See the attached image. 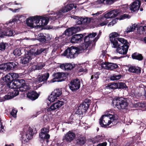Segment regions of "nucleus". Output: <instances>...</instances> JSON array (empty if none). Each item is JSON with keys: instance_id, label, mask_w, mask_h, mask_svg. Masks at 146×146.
<instances>
[{"instance_id": "14", "label": "nucleus", "mask_w": 146, "mask_h": 146, "mask_svg": "<svg viewBox=\"0 0 146 146\" xmlns=\"http://www.w3.org/2000/svg\"><path fill=\"white\" fill-rule=\"evenodd\" d=\"M80 81L79 79H76L71 81L69 85V88L72 91L75 92L80 88Z\"/></svg>"}, {"instance_id": "34", "label": "nucleus", "mask_w": 146, "mask_h": 146, "mask_svg": "<svg viewBox=\"0 0 146 146\" xmlns=\"http://www.w3.org/2000/svg\"><path fill=\"white\" fill-rule=\"evenodd\" d=\"M130 17V16L129 15L126 14H124L121 15L119 18H117L114 19L112 20V22L113 23L114 25L117 23L118 19L119 20H123L126 18H129Z\"/></svg>"}, {"instance_id": "43", "label": "nucleus", "mask_w": 146, "mask_h": 146, "mask_svg": "<svg viewBox=\"0 0 146 146\" xmlns=\"http://www.w3.org/2000/svg\"><path fill=\"white\" fill-rule=\"evenodd\" d=\"M52 93L58 98L62 94V92L60 89H57L55 90Z\"/></svg>"}, {"instance_id": "40", "label": "nucleus", "mask_w": 146, "mask_h": 146, "mask_svg": "<svg viewBox=\"0 0 146 146\" xmlns=\"http://www.w3.org/2000/svg\"><path fill=\"white\" fill-rule=\"evenodd\" d=\"M85 138L81 136L77 139V143L81 145H83L85 143Z\"/></svg>"}, {"instance_id": "64", "label": "nucleus", "mask_w": 146, "mask_h": 146, "mask_svg": "<svg viewBox=\"0 0 146 146\" xmlns=\"http://www.w3.org/2000/svg\"><path fill=\"white\" fill-rule=\"evenodd\" d=\"M9 3H7L5 4H3L2 5H1L0 6V10H2L3 9H5L6 8H7L6 7V6H8Z\"/></svg>"}, {"instance_id": "48", "label": "nucleus", "mask_w": 146, "mask_h": 146, "mask_svg": "<svg viewBox=\"0 0 146 146\" xmlns=\"http://www.w3.org/2000/svg\"><path fill=\"white\" fill-rule=\"evenodd\" d=\"M118 41L119 42L123 44V45L129 46V43L127 40L122 38H118L117 39V41Z\"/></svg>"}, {"instance_id": "2", "label": "nucleus", "mask_w": 146, "mask_h": 146, "mask_svg": "<svg viewBox=\"0 0 146 146\" xmlns=\"http://www.w3.org/2000/svg\"><path fill=\"white\" fill-rule=\"evenodd\" d=\"M137 28V32L140 34H146V21H143L138 24H134L128 26L126 30L127 33L134 31Z\"/></svg>"}, {"instance_id": "39", "label": "nucleus", "mask_w": 146, "mask_h": 146, "mask_svg": "<svg viewBox=\"0 0 146 146\" xmlns=\"http://www.w3.org/2000/svg\"><path fill=\"white\" fill-rule=\"evenodd\" d=\"M117 89H126L127 88L125 84L123 82H120L117 83Z\"/></svg>"}, {"instance_id": "57", "label": "nucleus", "mask_w": 146, "mask_h": 146, "mask_svg": "<svg viewBox=\"0 0 146 146\" xmlns=\"http://www.w3.org/2000/svg\"><path fill=\"white\" fill-rule=\"evenodd\" d=\"M112 11L114 13V16L115 17H117L119 15L121 11L118 9H116L112 10Z\"/></svg>"}, {"instance_id": "17", "label": "nucleus", "mask_w": 146, "mask_h": 146, "mask_svg": "<svg viewBox=\"0 0 146 146\" xmlns=\"http://www.w3.org/2000/svg\"><path fill=\"white\" fill-rule=\"evenodd\" d=\"M82 28V27H79L77 26H74L66 29L64 32V33L66 35L70 36L73 34L81 30Z\"/></svg>"}, {"instance_id": "13", "label": "nucleus", "mask_w": 146, "mask_h": 146, "mask_svg": "<svg viewBox=\"0 0 146 146\" xmlns=\"http://www.w3.org/2000/svg\"><path fill=\"white\" fill-rule=\"evenodd\" d=\"M90 101L89 100H86L80 105L77 110L78 113L80 114L85 113L89 107Z\"/></svg>"}, {"instance_id": "25", "label": "nucleus", "mask_w": 146, "mask_h": 146, "mask_svg": "<svg viewBox=\"0 0 146 146\" xmlns=\"http://www.w3.org/2000/svg\"><path fill=\"white\" fill-rule=\"evenodd\" d=\"M83 38L82 34H77L73 36L70 38V42L73 43H77L80 42Z\"/></svg>"}, {"instance_id": "42", "label": "nucleus", "mask_w": 146, "mask_h": 146, "mask_svg": "<svg viewBox=\"0 0 146 146\" xmlns=\"http://www.w3.org/2000/svg\"><path fill=\"white\" fill-rule=\"evenodd\" d=\"M9 89L6 87L5 85L0 86V94H5L7 92Z\"/></svg>"}, {"instance_id": "30", "label": "nucleus", "mask_w": 146, "mask_h": 146, "mask_svg": "<svg viewBox=\"0 0 146 146\" xmlns=\"http://www.w3.org/2000/svg\"><path fill=\"white\" fill-rule=\"evenodd\" d=\"M39 96L38 94L35 91H33L29 92L27 94V97L32 100L37 99Z\"/></svg>"}, {"instance_id": "60", "label": "nucleus", "mask_w": 146, "mask_h": 146, "mask_svg": "<svg viewBox=\"0 0 146 146\" xmlns=\"http://www.w3.org/2000/svg\"><path fill=\"white\" fill-rule=\"evenodd\" d=\"M128 8L127 5H125L122 7L121 10H120L121 12H127L128 11Z\"/></svg>"}, {"instance_id": "33", "label": "nucleus", "mask_w": 146, "mask_h": 146, "mask_svg": "<svg viewBox=\"0 0 146 146\" xmlns=\"http://www.w3.org/2000/svg\"><path fill=\"white\" fill-rule=\"evenodd\" d=\"M21 16L19 15H17L15 16V17L11 21L10 20L8 23V24L7 25V27H9V26L12 25L11 27L12 28L15 27V22H16L19 20V19L21 18Z\"/></svg>"}, {"instance_id": "20", "label": "nucleus", "mask_w": 146, "mask_h": 146, "mask_svg": "<svg viewBox=\"0 0 146 146\" xmlns=\"http://www.w3.org/2000/svg\"><path fill=\"white\" fill-rule=\"evenodd\" d=\"M101 65L102 68L108 70H112L118 67V65L116 64L108 62L103 63Z\"/></svg>"}, {"instance_id": "47", "label": "nucleus", "mask_w": 146, "mask_h": 146, "mask_svg": "<svg viewBox=\"0 0 146 146\" xmlns=\"http://www.w3.org/2000/svg\"><path fill=\"white\" fill-rule=\"evenodd\" d=\"M99 72L93 73L91 76V79L92 80V81H96L99 78Z\"/></svg>"}, {"instance_id": "44", "label": "nucleus", "mask_w": 146, "mask_h": 146, "mask_svg": "<svg viewBox=\"0 0 146 146\" xmlns=\"http://www.w3.org/2000/svg\"><path fill=\"white\" fill-rule=\"evenodd\" d=\"M106 89H117V83H109L108 85L106 86Z\"/></svg>"}, {"instance_id": "28", "label": "nucleus", "mask_w": 146, "mask_h": 146, "mask_svg": "<svg viewBox=\"0 0 146 146\" xmlns=\"http://www.w3.org/2000/svg\"><path fill=\"white\" fill-rule=\"evenodd\" d=\"M8 24V23H7L5 25V27L6 28V31L5 32H3V34H4L3 35V37L4 36H11L13 35L14 32L11 29H14L15 27L12 28L11 27L12 25L10 26H9V27H7V25Z\"/></svg>"}, {"instance_id": "24", "label": "nucleus", "mask_w": 146, "mask_h": 146, "mask_svg": "<svg viewBox=\"0 0 146 146\" xmlns=\"http://www.w3.org/2000/svg\"><path fill=\"white\" fill-rule=\"evenodd\" d=\"M106 115H108L111 118H112L113 120L115 121V123H114V124H116L117 123V119H118V116L116 114L115 111L112 109L108 110L106 111Z\"/></svg>"}, {"instance_id": "37", "label": "nucleus", "mask_w": 146, "mask_h": 146, "mask_svg": "<svg viewBox=\"0 0 146 146\" xmlns=\"http://www.w3.org/2000/svg\"><path fill=\"white\" fill-rule=\"evenodd\" d=\"M2 80L7 83V84L9 82L13 81V79L11 77L9 73L5 75V77L2 78Z\"/></svg>"}, {"instance_id": "19", "label": "nucleus", "mask_w": 146, "mask_h": 146, "mask_svg": "<svg viewBox=\"0 0 146 146\" xmlns=\"http://www.w3.org/2000/svg\"><path fill=\"white\" fill-rule=\"evenodd\" d=\"M49 127H44L42 129L41 132L40 134V137L43 139H46L47 142H48V139H49L50 136L48 134H47L49 132Z\"/></svg>"}, {"instance_id": "62", "label": "nucleus", "mask_w": 146, "mask_h": 146, "mask_svg": "<svg viewBox=\"0 0 146 146\" xmlns=\"http://www.w3.org/2000/svg\"><path fill=\"white\" fill-rule=\"evenodd\" d=\"M135 66H130L129 69V71L131 72L135 73Z\"/></svg>"}, {"instance_id": "12", "label": "nucleus", "mask_w": 146, "mask_h": 146, "mask_svg": "<svg viewBox=\"0 0 146 146\" xmlns=\"http://www.w3.org/2000/svg\"><path fill=\"white\" fill-rule=\"evenodd\" d=\"M40 17V16H39ZM40 19L39 20L41 19L40 22H39L38 24L37 25V27L40 28L42 27L45 26L48 24L49 19L52 21H54L56 19H54L53 18V17H57L56 15L54 16H50L49 17L40 16Z\"/></svg>"}, {"instance_id": "21", "label": "nucleus", "mask_w": 146, "mask_h": 146, "mask_svg": "<svg viewBox=\"0 0 146 146\" xmlns=\"http://www.w3.org/2000/svg\"><path fill=\"white\" fill-rule=\"evenodd\" d=\"M17 81L18 89L21 92L25 91L28 89V87L26 84L25 81L23 79L16 80Z\"/></svg>"}, {"instance_id": "31", "label": "nucleus", "mask_w": 146, "mask_h": 146, "mask_svg": "<svg viewBox=\"0 0 146 146\" xmlns=\"http://www.w3.org/2000/svg\"><path fill=\"white\" fill-rule=\"evenodd\" d=\"M45 65V64L44 63H39L36 65L33 66L30 69H31L32 71L35 70H39L42 69Z\"/></svg>"}, {"instance_id": "63", "label": "nucleus", "mask_w": 146, "mask_h": 146, "mask_svg": "<svg viewBox=\"0 0 146 146\" xmlns=\"http://www.w3.org/2000/svg\"><path fill=\"white\" fill-rule=\"evenodd\" d=\"M135 73L138 74L140 73L141 72V68L138 67H135Z\"/></svg>"}, {"instance_id": "18", "label": "nucleus", "mask_w": 146, "mask_h": 146, "mask_svg": "<svg viewBox=\"0 0 146 146\" xmlns=\"http://www.w3.org/2000/svg\"><path fill=\"white\" fill-rule=\"evenodd\" d=\"M75 137L74 133L72 131H69L65 135L63 139L64 141L69 143L75 139Z\"/></svg>"}, {"instance_id": "59", "label": "nucleus", "mask_w": 146, "mask_h": 146, "mask_svg": "<svg viewBox=\"0 0 146 146\" xmlns=\"http://www.w3.org/2000/svg\"><path fill=\"white\" fill-rule=\"evenodd\" d=\"M17 110L14 109H13L11 113V115L14 117H16Z\"/></svg>"}, {"instance_id": "27", "label": "nucleus", "mask_w": 146, "mask_h": 146, "mask_svg": "<svg viewBox=\"0 0 146 146\" xmlns=\"http://www.w3.org/2000/svg\"><path fill=\"white\" fill-rule=\"evenodd\" d=\"M59 66L62 69L68 71L72 69L74 67V65L72 64L66 63L60 64Z\"/></svg>"}, {"instance_id": "49", "label": "nucleus", "mask_w": 146, "mask_h": 146, "mask_svg": "<svg viewBox=\"0 0 146 146\" xmlns=\"http://www.w3.org/2000/svg\"><path fill=\"white\" fill-rule=\"evenodd\" d=\"M50 115L47 114L45 115L43 117V121L44 123H47L50 121Z\"/></svg>"}, {"instance_id": "38", "label": "nucleus", "mask_w": 146, "mask_h": 146, "mask_svg": "<svg viewBox=\"0 0 146 146\" xmlns=\"http://www.w3.org/2000/svg\"><path fill=\"white\" fill-rule=\"evenodd\" d=\"M132 57L133 59L137 60H141L143 59V57L141 54L135 52L133 54Z\"/></svg>"}, {"instance_id": "5", "label": "nucleus", "mask_w": 146, "mask_h": 146, "mask_svg": "<svg viewBox=\"0 0 146 146\" xmlns=\"http://www.w3.org/2000/svg\"><path fill=\"white\" fill-rule=\"evenodd\" d=\"M72 18L76 20L75 26L78 25H80V26L78 27H82V29H84V27L83 26L84 25H86L90 23L92 20L95 19V18L93 17H92L91 18H85L83 17L73 16H72Z\"/></svg>"}, {"instance_id": "51", "label": "nucleus", "mask_w": 146, "mask_h": 146, "mask_svg": "<svg viewBox=\"0 0 146 146\" xmlns=\"http://www.w3.org/2000/svg\"><path fill=\"white\" fill-rule=\"evenodd\" d=\"M57 99H58V98L52 93L48 98V100L51 102H54Z\"/></svg>"}, {"instance_id": "11", "label": "nucleus", "mask_w": 146, "mask_h": 146, "mask_svg": "<svg viewBox=\"0 0 146 146\" xmlns=\"http://www.w3.org/2000/svg\"><path fill=\"white\" fill-rule=\"evenodd\" d=\"M119 34L115 32L112 33L110 35V40L113 48H116L119 46V44L117 41V39L118 38L117 37L119 36Z\"/></svg>"}, {"instance_id": "3", "label": "nucleus", "mask_w": 146, "mask_h": 146, "mask_svg": "<svg viewBox=\"0 0 146 146\" xmlns=\"http://www.w3.org/2000/svg\"><path fill=\"white\" fill-rule=\"evenodd\" d=\"M33 131L31 128L29 126H25L21 133L20 138L22 143L25 144L31 139L33 136Z\"/></svg>"}, {"instance_id": "56", "label": "nucleus", "mask_w": 146, "mask_h": 146, "mask_svg": "<svg viewBox=\"0 0 146 146\" xmlns=\"http://www.w3.org/2000/svg\"><path fill=\"white\" fill-rule=\"evenodd\" d=\"M145 105L146 104L145 103L137 102L136 104H134V106L135 107H141L143 108L145 107Z\"/></svg>"}, {"instance_id": "50", "label": "nucleus", "mask_w": 146, "mask_h": 146, "mask_svg": "<svg viewBox=\"0 0 146 146\" xmlns=\"http://www.w3.org/2000/svg\"><path fill=\"white\" fill-rule=\"evenodd\" d=\"M104 139V136L102 135H99L95 137L94 140L96 142H100L102 141Z\"/></svg>"}, {"instance_id": "32", "label": "nucleus", "mask_w": 146, "mask_h": 146, "mask_svg": "<svg viewBox=\"0 0 146 146\" xmlns=\"http://www.w3.org/2000/svg\"><path fill=\"white\" fill-rule=\"evenodd\" d=\"M5 86L9 89L8 90H9V88L17 89V90H18V87L17 86V81H16V80L11 81L7 84V86L5 85Z\"/></svg>"}, {"instance_id": "16", "label": "nucleus", "mask_w": 146, "mask_h": 146, "mask_svg": "<svg viewBox=\"0 0 146 146\" xmlns=\"http://www.w3.org/2000/svg\"><path fill=\"white\" fill-rule=\"evenodd\" d=\"M25 53L24 56L22 57L21 59V62L24 64L28 63L31 60L33 56L31 50L27 51V52H26Z\"/></svg>"}, {"instance_id": "45", "label": "nucleus", "mask_w": 146, "mask_h": 146, "mask_svg": "<svg viewBox=\"0 0 146 146\" xmlns=\"http://www.w3.org/2000/svg\"><path fill=\"white\" fill-rule=\"evenodd\" d=\"M47 50V48H40V49L38 50L36 52L33 53H32V54H33L34 56L38 55L42 52L45 51V52H46Z\"/></svg>"}, {"instance_id": "41", "label": "nucleus", "mask_w": 146, "mask_h": 146, "mask_svg": "<svg viewBox=\"0 0 146 146\" xmlns=\"http://www.w3.org/2000/svg\"><path fill=\"white\" fill-rule=\"evenodd\" d=\"M38 40L40 42H44L46 40V36H44L43 33H40L38 34Z\"/></svg>"}, {"instance_id": "26", "label": "nucleus", "mask_w": 146, "mask_h": 146, "mask_svg": "<svg viewBox=\"0 0 146 146\" xmlns=\"http://www.w3.org/2000/svg\"><path fill=\"white\" fill-rule=\"evenodd\" d=\"M129 47V46L123 45L120 47L118 46L116 48L117 52L121 54H127Z\"/></svg>"}, {"instance_id": "35", "label": "nucleus", "mask_w": 146, "mask_h": 146, "mask_svg": "<svg viewBox=\"0 0 146 146\" xmlns=\"http://www.w3.org/2000/svg\"><path fill=\"white\" fill-rule=\"evenodd\" d=\"M6 70L8 71L12 70L17 65L13 62H8L6 63Z\"/></svg>"}, {"instance_id": "53", "label": "nucleus", "mask_w": 146, "mask_h": 146, "mask_svg": "<svg viewBox=\"0 0 146 146\" xmlns=\"http://www.w3.org/2000/svg\"><path fill=\"white\" fill-rule=\"evenodd\" d=\"M9 74L12 79H13V81L19 77V76L18 74L14 72L10 73Z\"/></svg>"}, {"instance_id": "54", "label": "nucleus", "mask_w": 146, "mask_h": 146, "mask_svg": "<svg viewBox=\"0 0 146 146\" xmlns=\"http://www.w3.org/2000/svg\"><path fill=\"white\" fill-rule=\"evenodd\" d=\"M86 63L84 64H82V66H80L78 69V71L79 72H85L87 70L85 67V64Z\"/></svg>"}, {"instance_id": "58", "label": "nucleus", "mask_w": 146, "mask_h": 146, "mask_svg": "<svg viewBox=\"0 0 146 146\" xmlns=\"http://www.w3.org/2000/svg\"><path fill=\"white\" fill-rule=\"evenodd\" d=\"M6 45V43L3 42L0 43V50H5Z\"/></svg>"}, {"instance_id": "1", "label": "nucleus", "mask_w": 146, "mask_h": 146, "mask_svg": "<svg viewBox=\"0 0 146 146\" xmlns=\"http://www.w3.org/2000/svg\"><path fill=\"white\" fill-rule=\"evenodd\" d=\"M102 13V11H100L92 14L93 17L95 19H96V20L92 21V22L94 21L95 22H97L96 24L98 27L106 25L108 23L107 19L112 18L110 11L105 14L104 16H99Z\"/></svg>"}, {"instance_id": "8", "label": "nucleus", "mask_w": 146, "mask_h": 146, "mask_svg": "<svg viewBox=\"0 0 146 146\" xmlns=\"http://www.w3.org/2000/svg\"><path fill=\"white\" fill-rule=\"evenodd\" d=\"M99 123L101 126L106 127L111 123H112L113 125L114 123H115V121L113 120V118H111L108 115H103L100 118L99 120Z\"/></svg>"}, {"instance_id": "9", "label": "nucleus", "mask_w": 146, "mask_h": 146, "mask_svg": "<svg viewBox=\"0 0 146 146\" xmlns=\"http://www.w3.org/2000/svg\"><path fill=\"white\" fill-rule=\"evenodd\" d=\"M40 17L38 16L30 17L27 19V25L31 28L37 27V25L40 22Z\"/></svg>"}, {"instance_id": "61", "label": "nucleus", "mask_w": 146, "mask_h": 146, "mask_svg": "<svg viewBox=\"0 0 146 146\" xmlns=\"http://www.w3.org/2000/svg\"><path fill=\"white\" fill-rule=\"evenodd\" d=\"M6 63H3L0 65V70H6Z\"/></svg>"}, {"instance_id": "15", "label": "nucleus", "mask_w": 146, "mask_h": 146, "mask_svg": "<svg viewBox=\"0 0 146 146\" xmlns=\"http://www.w3.org/2000/svg\"><path fill=\"white\" fill-rule=\"evenodd\" d=\"M54 78L52 80V82L63 81L66 78V74L63 72H58L53 75Z\"/></svg>"}, {"instance_id": "22", "label": "nucleus", "mask_w": 146, "mask_h": 146, "mask_svg": "<svg viewBox=\"0 0 146 146\" xmlns=\"http://www.w3.org/2000/svg\"><path fill=\"white\" fill-rule=\"evenodd\" d=\"M141 4V1L139 0L135 1L130 5V10L133 12L137 11L139 10Z\"/></svg>"}, {"instance_id": "55", "label": "nucleus", "mask_w": 146, "mask_h": 146, "mask_svg": "<svg viewBox=\"0 0 146 146\" xmlns=\"http://www.w3.org/2000/svg\"><path fill=\"white\" fill-rule=\"evenodd\" d=\"M13 53L16 56H19L21 54V50L19 49L16 48L14 50Z\"/></svg>"}, {"instance_id": "36", "label": "nucleus", "mask_w": 146, "mask_h": 146, "mask_svg": "<svg viewBox=\"0 0 146 146\" xmlns=\"http://www.w3.org/2000/svg\"><path fill=\"white\" fill-rule=\"evenodd\" d=\"M49 76V73L46 72L42 75L41 76L38 78V81L40 82L43 81H46L48 79Z\"/></svg>"}, {"instance_id": "46", "label": "nucleus", "mask_w": 146, "mask_h": 146, "mask_svg": "<svg viewBox=\"0 0 146 146\" xmlns=\"http://www.w3.org/2000/svg\"><path fill=\"white\" fill-rule=\"evenodd\" d=\"M97 34L96 33H90L89 34L88 36H86L84 38H86L87 37V38L88 39V40L89 41H90L91 43L92 41H93L92 40V38L95 37L96 35Z\"/></svg>"}, {"instance_id": "23", "label": "nucleus", "mask_w": 146, "mask_h": 146, "mask_svg": "<svg viewBox=\"0 0 146 146\" xmlns=\"http://www.w3.org/2000/svg\"><path fill=\"white\" fill-rule=\"evenodd\" d=\"M64 104V102L62 101L58 102L52 104L50 106L47 108L46 110L48 111H50L58 109Z\"/></svg>"}, {"instance_id": "10", "label": "nucleus", "mask_w": 146, "mask_h": 146, "mask_svg": "<svg viewBox=\"0 0 146 146\" xmlns=\"http://www.w3.org/2000/svg\"><path fill=\"white\" fill-rule=\"evenodd\" d=\"M5 94H5V96L0 97V102L10 99L17 96L19 94V90H17V89L14 90L12 92H9L7 94L5 93Z\"/></svg>"}, {"instance_id": "29", "label": "nucleus", "mask_w": 146, "mask_h": 146, "mask_svg": "<svg viewBox=\"0 0 146 146\" xmlns=\"http://www.w3.org/2000/svg\"><path fill=\"white\" fill-rule=\"evenodd\" d=\"M87 38V37L84 38V42L80 47V48H78L80 49V53L81 52V51L86 49L90 45L91 42L90 41H89Z\"/></svg>"}, {"instance_id": "52", "label": "nucleus", "mask_w": 146, "mask_h": 146, "mask_svg": "<svg viewBox=\"0 0 146 146\" xmlns=\"http://www.w3.org/2000/svg\"><path fill=\"white\" fill-rule=\"evenodd\" d=\"M121 76L120 75H113L110 78V79L112 80H115L120 79Z\"/></svg>"}, {"instance_id": "7", "label": "nucleus", "mask_w": 146, "mask_h": 146, "mask_svg": "<svg viewBox=\"0 0 146 146\" xmlns=\"http://www.w3.org/2000/svg\"><path fill=\"white\" fill-rule=\"evenodd\" d=\"M76 6H75L73 3L67 4L65 7H62L61 9L58 11L56 13H54L53 15H56L57 17H53V18L54 19H57L60 18L63 16V13L70 11L74 7L76 9Z\"/></svg>"}, {"instance_id": "6", "label": "nucleus", "mask_w": 146, "mask_h": 146, "mask_svg": "<svg viewBox=\"0 0 146 146\" xmlns=\"http://www.w3.org/2000/svg\"><path fill=\"white\" fill-rule=\"evenodd\" d=\"M112 104L118 109H125L128 106L126 100L123 98H115L113 100Z\"/></svg>"}, {"instance_id": "4", "label": "nucleus", "mask_w": 146, "mask_h": 146, "mask_svg": "<svg viewBox=\"0 0 146 146\" xmlns=\"http://www.w3.org/2000/svg\"><path fill=\"white\" fill-rule=\"evenodd\" d=\"M80 53V49L76 47L71 46L65 50L62 54L68 58H76Z\"/></svg>"}]
</instances>
